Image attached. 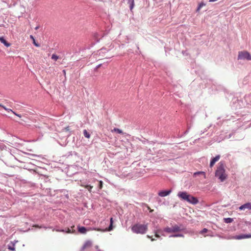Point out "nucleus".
<instances>
[{
    "mask_svg": "<svg viewBox=\"0 0 251 251\" xmlns=\"http://www.w3.org/2000/svg\"><path fill=\"white\" fill-rule=\"evenodd\" d=\"M112 131H115L119 134H122L123 133V131L119 129V128H114Z\"/></svg>",
    "mask_w": 251,
    "mask_h": 251,
    "instance_id": "20",
    "label": "nucleus"
},
{
    "mask_svg": "<svg viewBox=\"0 0 251 251\" xmlns=\"http://www.w3.org/2000/svg\"><path fill=\"white\" fill-rule=\"evenodd\" d=\"M240 210H245V209L251 210V203L247 202L239 207Z\"/></svg>",
    "mask_w": 251,
    "mask_h": 251,
    "instance_id": "6",
    "label": "nucleus"
},
{
    "mask_svg": "<svg viewBox=\"0 0 251 251\" xmlns=\"http://www.w3.org/2000/svg\"><path fill=\"white\" fill-rule=\"evenodd\" d=\"M172 227L173 228L172 231H173V232H174L179 231L183 229L182 228H181L180 227L177 225H175L174 226H173Z\"/></svg>",
    "mask_w": 251,
    "mask_h": 251,
    "instance_id": "13",
    "label": "nucleus"
},
{
    "mask_svg": "<svg viewBox=\"0 0 251 251\" xmlns=\"http://www.w3.org/2000/svg\"><path fill=\"white\" fill-rule=\"evenodd\" d=\"M92 245V243L90 240L86 241L81 248V251H83L86 248H90Z\"/></svg>",
    "mask_w": 251,
    "mask_h": 251,
    "instance_id": "9",
    "label": "nucleus"
},
{
    "mask_svg": "<svg viewBox=\"0 0 251 251\" xmlns=\"http://www.w3.org/2000/svg\"><path fill=\"white\" fill-rule=\"evenodd\" d=\"M78 231L80 233H82V234H85L87 231H89L91 229H92L90 227H88V228H86L84 226H78ZM93 230H97V231H102L101 229H100V228H94L92 229Z\"/></svg>",
    "mask_w": 251,
    "mask_h": 251,
    "instance_id": "5",
    "label": "nucleus"
},
{
    "mask_svg": "<svg viewBox=\"0 0 251 251\" xmlns=\"http://www.w3.org/2000/svg\"><path fill=\"white\" fill-rule=\"evenodd\" d=\"M51 58L52 59H53L55 61H56L58 59L59 57L57 55H56L55 54H53L51 55Z\"/></svg>",
    "mask_w": 251,
    "mask_h": 251,
    "instance_id": "24",
    "label": "nucleus"
},
{
    "mask_svg": "<svg viewBox=\"0 0 251 251\" xmlns=\"http://www.w3.org/2000/svg\"><path fill=\"white\" fill-rule=\"evenodd\" d=\"M147 230V226L145 225L136 224L132 226L131 230L137 234H144Z\"/></svg>",
    "mask_w": 251,
    "mask_h": 251,
    "instance_id": "3",
    "label": "nucleus"
},
{
    "mask_svg": "<svg viewBox=\"0 0 251 251\" xmlns=\"http://www.w3.org/2000/svg\"><path fill=\"white\" fill-rule=\"evenodd\" d=\"M172 192V190H165L160 191L158 193V195L160 197H164L169 195Z\"/></svg>",
    "mask_w": 251,
    "mask_h": 251,
    "instance_id": "8",
    "label": "nucleus"
},
{
    "mask_svg": "<svg viewBox=\"0 0 251 251\" xmlns=\"http://www.w3.org/2000/svg\"><path fill=\"white\" fill-rule=\"evenodd\" d=\"M224 222L226 223L229 224L233 222V219L231 218H226L224 219Z\"/></svg>",
    "mask_w": 251,
    "mask_h": 251,
    "instance_id": "17",
    "label": "nucleus"
},
{
    "mask_svg": "<svg viewBox=\"0 0 251 251\" xmlns=\"http://www.w3.org/2000/svg\"><path fill=\"white\" fill-rule=\"evenodd\" d=\"M53 230H55V231H58V232H66V233H70L72 232L71 230L69 228H66L65 229H61L56 228L53 229Z\"/></svg>",
    "mask_w": 251,
    "mask_h": 251,
    "instance_id": "11",
    "label": "nucleus"
},
{
    "mask_svg": "<svg viewBox=\"0 0 251 251\" xmlns=\"http://www.w3.org/2000/svg\"><path fill=\"white\" fill-rule=\"evenodd\" d=\"M0 41L1 43L4 45L6 47H9L10 46L11 44L9 43H8L5 39L3 37H0Z\"/></svg>",
    "mask_w": 251,
    "mask_h": 251,
    "instance_id": "12",
    "label": "nucleus"
},
{
    "mask_svg": "<svg viewBox=\"0 0 251 251\" xmlns=\"http://www.w3.org/2000/svg\"><path fill=\"white\" fill-rule=\"evenodd\" d=\"M95 248L97 250V251H101V250H99V247H98V246H95Z\"/></svg>",
    "mask_w": 251,
    "mask_h": 251,
    "instance_id": "31",
    "label": "nucleus"
},
{
    "mask_svg": "<svg viewBox=\"0 0 251 251\" xmlns=\"http://www.w3.org/2000/svg\"><path fill=\"white\" fill-rule=\"evenodd\" d=\"M238 59L251 60V55L247 51H239Z\"/></svg>",
    "mask_w": 251,
    "mask_h": 251,
    "instance_id": "4",
    "label": "nucleus"
},
{
    "mask_svg": "<svg viewBox=\"0 0 251 251\" xmlns=\"http://www.w3.org/2000/svg\"><path fill=\"white\" fill-rule=\"evenodd\" d=\"M30 38L33 40V44L35 46L37 47H39L40 46V45L36 42L35 38L33 35H30Z\"/></svg>",
    "mask_w": 251,
    "mask_h": 251,
    "instance_id": "15",
    "label": "nucleus"
},
{
    "mask_svg": "<svg viewBox=\"0 0 251 251\" xmlns=\"http://www.w3.org/2000/svg\"><path fill=\"white\" fill-rule=\"evenodd\" d=\"M127 3L129 5L130 10H131L134 6V0H127Z\"/></svg>",
    "mask_w": 251,
    "mask_h": 251,
    "instance_id": "14",
    "label": "nucleus"
},
{
    "mask_svg": "<svg viewBox=\"0 0 251 251\" xmlns=\"http://www.w3.org/2000/svg\"><path fill=\"white\" fill-rule=\"evenodd\" d=\"M190 127H189L187 128V130H186V131L183 133V134L182 135H181L180 137H182V136H184V135H185L186 134H187L189 132V130H190Z\"/></svg>",
    "mask_w": 251,
    "mask_h": 251,
    "instance_id": "26",
    "label": "nucleus"
},
{
    "mask_svg": "<svg viewBox=\"0 0 251 251\" xmlns=\"http://www.w3.org/2000/svg\"><path fill=\"white\" fill-rule=\"evenodd\" d=\"M184 235L182 234L178 233L175 234L173 235H171L170 236V237H183Z\"/></svg>",
    "mask_w": 251,
    "mask_h": 251,
    "instance_id": "21",
    "label": "nucleus"
},
{
    "mask_svg": "<svg viewBox=\"0 0 251 251\" xmlns=\"http://www.w3.org/2000/svg\"><path fill=\"white\" fill-rule=\"evenodd\" d=\"M251 237V234H245L235 236L234 239L241 240L242 239L249 238Z\"/></svg>",
    "mask_w": 251,
    "mask_h": 251,
    "instance_id": "7",
    "label": "nucleus"
},
{
    "mask_svg": "<svg viewBox=\"0 0 251 251\" xmlns=\"http://www.w3.org/2000/svg\"><path fill=\"white\" fill-rule=\"evenodd\" d=\"M3 106H4V105H2L0 103V107H1L3 108Z\"/></svg>",
    "mask_w": 251,
    "mask_h": 251,
    "instance_id": "40",
    "label": "nucleus"
},
{
    "mask_svg": "<svg viewBox=\"0 0 251 251\" xmlns=\"http://www.w3.org/2000/svg\"><path fill=\"white\" fill-rule=\"evenodd\" d=\"M101 65V64H99L98 65H97V66H96V69H98L99 68H100V67Z\"/></svg>",
    "mask_w": 251,
    "mask_h": 251,
    "instance_id": "32",
    "label": "nucleus"
},
{
    "mask_svg": "<svg viewBox=\"0 0 251 251\" xmlns=\"http://www.w3.org/2000/svg\"><path fill=\"white\" fill-rule=\"evenodd\" d=\"M12 113H13L16 116H17V115H18V114L16 113V112H15L14 111H13Z\"/></svg>",
    "mask_w": 251,
    "mask_h": 251,
    "instance_id": "36",
    "label": "nucleus"
},
{
    "mask_svg": "<svg viewBox=\"0 0 251 251\" xmlns=\"http://www.w3.org/2000/svg\"><path fill=\"white\" fill-rule=\"evenodd\" d=\"M177 196L181 200L193 204H196L199 202V201L196 197L188 194L186 192H179Z\"/></svg>",
    "mask_w": 251,
    "mask_h": 251,
    "instance_id": "1",
    "label": "nucleus"
},
{
    "mask_svg": "<svg viewBox=\"0 0 251 251\" xmlns=\"http://www.w3.org/2000/svg\"><path fill=\"white\" fill-rule=\"evenodd\" d=\"M172 229H173L172 227H168L166 229V231L168 232H173V231H172Z\"/></svg>",
    "mask_w": 251,
    "mask_h": 251,
    "instance_id": "29",
    "label": "nucleus"
},
{
    "mask_svg": "<svg viewBox=\"0 0 251 251\" xmlns=\"http://www.w3.org/2000/svg\"><path fill=\"white\" fill-rule=\"evenodd\" d=\"M205 5V3L203 2H201L199 3L198 6H199V8H201L202 7Z\"/></svg>",
    "mask_w": 251,
    "mask_h": 251,
    "instance_id": "28",
    "label": "nucleus"
},
{
    "mask_svg": "<svg viewBox=\"0 0 251 251\" xmlns=\"http://www.w3.org/2000/svg\"><path fill=\"white\" fill-rule=\"evenodd\" d=\"M63 74H64V75H65V74H66V71H65V70H63Z\"/></svg>",
    "mask_w": 251,
    "mask_h": 251,
    "instance_id": "39",
    "label": "nucleus"
},
{
    "mask_svg": "<svg viewBox=\"0 0 251 251\" xmlns=\"http://www.w3.org/2000/svg\"><path fill=\"white\" fill-rule=\"evenodd\" d=\"M8 249H9L10 250H11V251H15V248L13 247H9L8 248Z\"/></svg>",
    "mask_w": 251,
    "mask_h": 251,
    "instance_id": "30",
    "label": "nucleus"
},
{
    "mask_svg": "<svg viewBox=\"0 0 251 251\" xmlns=\"http://www.w3.org/2000/svg\"><path fill=\"white\" fill-rule=\"evenodd\" d=\"M215 176L218 177L221 182H223L226 178L227 175L225 173L224 164L222 162H220L219 166L215 172Z\"/></svg>",
    "mask_w": 251,
    "mask_h": 251,
    "instance_id": "2",
    "label": "nucleus"
},
{
    "mask_svg": "<svg viewBox=\"0 0 251 251\" xmlns=\"http://www.w3.org/2000/svg\"><path fill=\"white\" fill-rule=\"evenodd\" d=\"M98 190H100L102 187L103 182L101 180L97 181Z\"/></svg>",
    "mask_w": 251,
    "mask_h": 251,
    "instance_id": "18",
    "label": "nucleus"
},
{
    "mask_svg": "<svg viewBox=\"0 0 251 251\" xmlns=\"http://www.w3.org/2000/svg\"><path fill=\"white\" fill-rule=\"evenodd\" d=\"M145 208H146L147 210H149L150 209V207L147 205L145 206L144 209H145Z\"/></svg>",
    "mask_w": 251,
    "mask_h": 251,
    "instance_id": "33",
    "label": "nucleus"
},
{
    "mask_svg": "<svg viewBox=\"0 0 251 251\" xmlns=\"http://www.w3.org/2000/svg\"><path fill=\"white\" fill-rule=\"evenodd\" d=\"M38 27H39L38 26H36V27L35 28V29L36 30H37V29H38Z\"/></svg>",
    "mask_w": 251,
    "mask_h": 251,
    "instance_id": "41",
    "label": "nucleus"
},
{
    "mask_svg": "<svg viewBox=\"0 0 251 251\" xmlns=\"http://www.w3.org/2000/svg\"><path fill=\"white\" fill-rule=\"evenodd\" d=\"M208 231V229L206 228H204L201 230L200 231V234H203L204 233H206Z\"/></svg>",
    "mask_w": 251,
    "mask_h": 251,
    "instance_id": "25",
    "label": "nucleus"
},
{
    "mask_svg": "<svg viewBox=\"0 0 251 251\" xmlns=\"http://www.w3.org/2000/svg\"><path fill=\"white\" fill-rule=\"evenodd\" d=\"M3 108L8 112H12V111H13V110L12 109L7 108L5 106H3Z\"/></svg>",
    "mask_w": 251,
    "mask_h": 251,
    "instance_id": "27",
    "label": "nucleus"
},
{
    "mask_svg": "<svg viewBox=\"0 0 251 251\" xmlns=\"http://www.w3.org/2000/svg\"><path fill=\"white\" fill-rule=\"evenodd\" d=\"M17 116H18V117H20V118H21V115H20V114H18V115H17Z\"/></svg>",
    "mask_w": 251,
    "mask_h": 251,
    "instance_id": "37",
    "label": "nucleus"
},
{
    "mask_svg": "<svg viewBox=\"0 0 251 251\" xmlns=\"http://www.w3.org/2000/svg\"><path fill=\"white\" fill-rule=\"evenodd\" d=\"M154 235L156 237H157V231H154Z\"/></svg>",
    "mask_w": 251,
    "mask_h": 251,
    "instance_id": "35",
    "label": "nucleus"
},
{
    "mask_svg": "<svg viewBox=\"0 0 251 251\" xmlns=\"http://www.w3.org/2000/svg\"><path fill=\"white\" fill-rule=\"evenodd\" d=\"M69 127L68 126L67 127L65 128V129L67 130H69Z\"/></svg>",
    "mask_w": 251,
    "mask_h": 251,
    "instance_id": "38",
    "label": "nucleus"
},
{
    "mask_svg": "<svg viewBox=\"0 0 251 251\" xmlns=\"http://www.w3.org/2000/svg\"><path fill=\"white\" fill-rule=\"evenodd\" d=\"M220 155H217L215 157L213 158L210 161V166H213L214 164L215 163V162H217L220 159Z\"/></svg>",
    "mask_w": 251,
    "mask_h": 251,
    "instance_id": "10",
    "label": "nucleus"
},
{
    "mask_svg": "<svg viewBox=\"0 0 251 251\" xmlns=\"http://www.w3.org/2000/svg\"><path fill=\"white\" fill-rule=\"evenodd\" d=\"M110 224L108 227V230L110 231L112 229L113 218H111L110 219Z\"/></svg>",
    "mask_w": 251,
    "mask_h": 251,
    "instance_id": "22",
    "label": "nucleus"
},
{
    "mask_svg": "<svg viewBox=\"0 0 251 251\" xmlns=\"http://www.w3.org/2000/svg\"><path fill=\"white\" fill-rule=\"evenodd\" d=\"M83 134L84 136L87 138H89L90 137V134L88 132L86 129L83 130Z\"/></svg>",
    "mask_w": 251,
    "mask_h": 251,
    "instance_id": "19",
    "label": "nucleus"
},
{
    "mask_svg": "<svg viewBox=\"0 0 251 251\" xmlns=\"http://www.w3.org/2000/svg\"><path fill=\"white\" fill-rule=\"evenodd\" d=\"M85 187L89 191L91 192L92 188L93 187V186H91L90 185H85Z\"/></svg>",
    "mask_w": 251,
    "mask_h": 251,
    "instance_id": "23",
    "label": "nucleus"
},
{
    "mask_svg": "<svg viewBox=\"0 0 251 251\" xmlns=\"http://www.w3.org/2000/svg\"><path fill=\"white\" fill-rule=\"evenodd\" d=\"M202 175L204 176V178L206 177L205 173L202 171H199V172L194 173V176H196L197 175Z\"/></svg>",
    "mask_w": 251,
    "mask_h": 251,
    "instance_id": "16",
    "label": "nucleus"
},
{
    "mask_svg": "<svg viewBox=\"0 0 251 251\" xmlns=\"http://www.w3.org/2000/svg\"><path fill=\"white\" fill-rule=\"evenodd\" d=\"M105 49H101V50H105Z\"/></svg>",
    "mask_w": 251,
    "mask_h": 251,
    "instance_id": "42",
    "label": "nucleus"
},
{
    "mask_svg": "<svg viewBox=\"0 0 251 251\" xmlns=\"http://www.w3.org/2000/svg\"><path fill=\"white\" fill-rule=\"evenodd\" d=\"M201 9V8H199V6H198L197 8V10H196V12H199L200 10Z\"/></svg>",
    "mask_w": 251,
    "mask_h": 251,
    "instance_id": "34",
    "label": "nucleus"
}]
</instances>
